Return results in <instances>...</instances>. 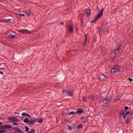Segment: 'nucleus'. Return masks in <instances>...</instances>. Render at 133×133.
<instances>
[{
	"instance_id": "nucleus-53",
	"label": "nucleus",
	"mask_w": 133,
	"mask_h": 133,
	"mask_svg": "<svg viewBox=\"0 0 133 133\" xmlns=\"http://www.w3.org/2000/svg\"><path fill=\"white\" fill-rule=\"evenodd\" d=\"M3 119L2 116L0 117V119Z\"/></svg>"
},
{
	"instance_id": "nucleus-11",
	"label": "nucleus",
	"mask_w": 133,
	"mask_h": 133,
	"mask_svg": "<svg viewBox=\"0 0 133 133\" xmlns=\"http://www.w3.org/2000/svg\"><path fill=\"white\" fill-rule=\"evenodd\" d=\"M16 37L15 35H12L11 34H10L8 35L7 37V38L8 39L13 38Z\"/></svg>"
},
{
	"instance_id": "nucleus-37",
	"label": "nucleus",
	"mask_w": 133,
	"mask_h": 133,
	"mask_svg": "<svg viewBox=\"0 0 133 133\" xmlns=\"http://www.w3.org/2000/svg\"><path fill=\"white\" fill-rule=\"evenodd\" d=\"M87 35H88L87 34H85V41H87Z\"/></svg>"
},
{
	"instance_id": "nucleus-51",
	"label": "nucleus",
	"mask_w": 133,
	"mask_h": 133,
	"mask_svg": "<svg viewBox=\"0 0 133 133\" xmlns=\"http://www.w3.org/2000/svg\"><path fill=\"white\" fill-rule=\"evenodd\" d=\"M109 30L108 29H107L106 30V31L107 32H109Z\"/></svg>"
},
{
	"instance_id": "nucleus-46",
	"label": "nucleus",
	"mask_w": 133,
	"mask_h": 133,
	"mask_svg": "<svg viewBox=\"0 0 133 133\" xmlns=\"http://www.w3.org/2000/svg\"><path fill=\"white\" fill-rule=\"evenodd\" d=\"M105 24V23H102L101 25V26H103Z\"/></svg>"
},
{
	"instance_id": "nucleus-21",
	"label": "nucleus",
	"mask_w": 133,
	"mask_h": 133,
	"mask_svg": "<svg viewBox=\"0 0 133 133\" xmlns=\"http://www.w3.org/2000/svg\"><path fill=\"white\" fill-rule=\"evenodd\" d=\"M17 133H23V131L20 130L18 128H17Z\"/></svg>"
},
{
	"instance_id": "nucleus-62",
	"label": "nucleus",
	"mask_w": 133,
	"mask_h": 133,
	"mask_svg": "<svg viewBox=\"0 0 133 133\" xmlns=\"http://www.w3.org/2000/svg\"><path fill=\"white\" fill-rule=\"evenodd\" d=\"M16 132H17V131L16 132H14V133H16Z\"/></svg>"
},
{
	"instance_id": "nucleus-18",
	"label": "nucleus",
	"mask_w": 133,
	"mask_h": 133,
	"mask_svg": "<svg viewBox=\"0 0 133 133\" xmlns=\"http://www.w3.org/2000/svg\"><path fill=\"white\" fill-rule=\"evenodd\" d=\"M83 112V110H78L77 112H76V113H77L78 114H81L82 112Z\"/></svg>"
},
{
	"instance_id": "nucleus-23",
	"label": "nucleus",
	"mask_w": 133,
	"mask_h": 133,
	"mask_svg": "<svg viewBox=\"0 0 133 133\" xmlns=\"http://www.w3.org/2000/svg\"><path fill=\"white\" fill-rule=\"evenodd\" d=\"M25 13L27 15L31 16V14H32V13L30 12V11H27L25 12Z\"/></svg>"
},
{
	"instance_id": "nucleus-40",
	"label": "nucleus",
	"mask_w": 133,
	"mask_h": 133,
	"mask_svg": "<svg viewBox=\"0 0 133 133\" xmlns=\"http://www.w3.org/2000/svg\"><path fill=\"white\" fill-rule=\"evenodd\" d=\"M128 80L130 81H132L133 80V79L130 77H129L128 79Z\"/></svg>"
},
{
	"instance_id": "nucleus-64",
	"label": "nucleus",
	"mask_w": 133,
	"mask_h": 133,
	"mask_svg": "<svg viewBox=\"0 0 133 133\" xmlns=\"http://www.w3.org/2000/svg\"><path fill=\"white\" fill-rule=\"evenodd\" d=\"M18 121V120L17 119V122Z\"/></svg>"
},
{
	"instance_id": "nucleus-61",
	"label": "nucleus",
	"mask_w": 133,
	"mask_h": 133,
	"mask_svg": "<svg viewBox=\"0 0 133 133\" xmlns=\"http://www.w3.org/2000/svg\"><path fill=\"white\" fill-rule=\"evenodd\" d=\"M1 129H0V133H2V132H1Z\"/></svg>"
},
{
	"instance_id": "nucleus-54",
	"label": "nucleus",
	"mask_w": 133,
	"mask_h": 133,
	"mask_svg": "<svg viewBox=\"0 0 133 133\" xmlns=\"http://www.w3.org/2000/svg\"><path fill=\"white\" fill-rule=\"evenodd\" d=\"M122 44H120V45L119 46L121 48L122 47Z\"/></svg>"
},
{
	"instance_id": "nucleus-9",
	"label": "nucleus",
	"mask_w": 133,
	"mask_h": 133,
	"mask_svg": "<svg viewBox=\"0 0 133 133\" xmlns=\"http://www.w3.org/2000/svg\"><path fill=\"white\" fill-rule=\"evenodd\" d=\"M109 102V101H108L107 99V100L106 99H105L103 102V105L104 107L107 106Z\"/></svg>"
},
{
	"instance_id": "nucleus-38",
	"label": "nucleus",
	"mask_w": 133,
	"mask_h": 133,
	"mask_svg": "<svg viewBox=\"0 0 133 133\" xmlns=\"http://www.w3.org/2000/svg\"><path fill=\"white\" fill-rule=\"evenodd\" d=\"M117 51H115L114 50L112 52V54L114 53V54L115 55L117 53Z\"/></svg>"
},
{
	"instance_id": "nucleus-47",
	"label": "nucleus",
	"mask_w": 133,
	"mask_h": 133,
	"mask_svg": "<svg viewBox=\"0 0 133 133\" xmlns=\"http://www.w3.org/2000/svg\"><path fill=\"white\" fill-rule=\"evenodd\" d=\"M0 74H2V75H3V74H4L3 72L2 71H0Z\"/></svg>"
},
{
	"instance_id": "nucleus-30",
	"label": "nucleus",
	"mask_w": 133,
	"mask_h": 133,
	"mask_svg": "<svg viewBox=\"0 0 133 133\" xmlns=\"http://www.w3.org/2000/svg\"><path fill=\"white\" fill-rule=\"evenodd\" d=\"M114 67H115V68H116L117 69L118 68V69L120 70V67L119 65H116Z\"/></svg>"
},
{
	"instance_id": "nucleus-42",
	"label": "nucleus",
	"mask_w": 133,
	"mask_h": 133,
	"mask_svg": "<svg viewBox=\"0 0 133 133\" xmlns=\"http://www.w3.org/2000/svg\"><path fill=\"white\" fill-rule=\"evenodd\" d=\"M99 95H98L97 96H96V98L98 99H99L100 98V96H99Z\"/></svg>"
},
{
	"instance_id": "nucleus-19",
	"label": "nucleus",
	"mask_w": 133,
	"mask_h": 133,
	"mask_svg": "<svg viewBox=\"0 0 133 133\" xmlns=\"http://www.w3.org/2000/svg\"><path fill=\"white\" fill-rule=\"evenodd\" d=\"M31 131H28L27 133H35V130L34 129H31Z\"/></svg>"
},
{
	"instance_id": "nucleus-45",
	"label": "nucleus",
	"mask_w": 133,
	"mask_h": 133,
	"mask_svg": "<svg viewBox=\"0 0 133 133\" xmlns=\"http://www.w3.org/2000/svg\"><path fill=\"white\" fill-rule=\"evenodd\" d=\"M4 19L5 20L7 21H10V20H11V19Z\"/></svg>"
},
{
	"instance_id": "nucleus-3",
	"label": "nucleus",
	"mask_w": 133,
	"mask_h": 133,
	"mask_svg": "<svg viewBox=\"0 0 133 133\" xmlns=\"http://www.w3.org/2000/svg\"><path fill=\"white\" fill-rule=\"evenodd\" d=\"M11 125L8 124H5L0 127V129H3L5 130L6 129H11Z\"/></svg>"
},
{
	"instance_id": "nucleus-5",
	"label": "nucleus",
	"mask_w": 133,
	"mask_h": 133,
	"mask_svg": "<svg viewBox=\"0 0 133 133\" xmlns=\"http://www.w3.org/2000/svg\"><path fill=\"white\" fill-rule=\"evenodd\" d=\"M7 119L9 120V121L11 122H16L17 121V118H15L14 117H8L7 118Z\"/></svg>"
},
{
	"instance_id": "nucleus-41",
	"label": "nucleus",
	"mask_w": 133,
	"mask_h": 133,
	"mask_svg": "<svg viewBox=\"0 0 133 133\" xmlns=\"http://www.w3.org/2000/svg\"><path fill=\"white\" fill-rule=\"evenodd\" d=\"M130 113V112L129 111H128L126 112L125 114L127 116L128 114H129Z\"/></svg>"
},
{
	"instance_id": "nucleus-10",
	"label": "nucleus",
	"mask_w": 133,
	"mask_h": 133,
	"mask_svg": "<svg viewBox=\"0 0 133 133\" xmlns=\"http://www.w3.org/2000/svg\"><path fill=\"white\" fill-rule=\"evenodd\" d=\"M119 114L121 115H122L123 117V118L125 119L127 115L125 114L123 110L121 111V112L119 113Z\"/></svg>"
},
{
	"instance_id": "nucleus-58",
	"label": "nucleus",
	"mask_w": 133,
	"mask_h": 133,
	"mask_svg": "<svg viewBox=\"0 0 133 133\" xmlns=\"http://www.w3.org/2000/svg\"><path fill=\"white\" fill-rule=\"evenodd\" d=\"M57 59H58V60H59V58L58 57H57Z\"/></svg>"
},
{
	"instance_id": "nucleus-13",
	"label": "nucleus",
	"mask_w": 133,
	"mask_h": 133,
	"mask_svg": "<svg viewBox=\"0 0 133 133\" xmlns=\"http://www.w3.org/2000/svg\"><path fill=\"white\" fill-rule=\"evenodd\" d=\"M85 13L87 14V16L89 15L91 13V11L90 10L88 9L87 10L85 11Z\"/></svg>"
},
{
	"instance_id": "nucleus-7",
	"label": "nucleus",
	"mask_w": 133,
	"mask_h": 133,
	"mask_svg": "<svg viewBox=\"0 0 133 133\" xmlns=\"http://www.w3.org/2000/svg\"><path fill=\"white\" fill-rule=\"evenodd\" d=\"M99 78L100 80L103 81L106 79L107 77L103 75H100L99 76Z\"/></svg>"
},
{
	"instance_id": "nucleus-56",
	"label": "nucleus",
	"mask_w": 133,
	"mask_h": 133,
	"mask_svg": "<svg viewBox=\"0 0 133 133\" xmlns=\"http://www.w3.org/2000/svg\"><path fill=\"white\" fill-rule=\"evenodd\" d=\"M86 41H85V42H84V45H85V43H86Z\"/></svg>"
},
{
	"instance_id": "nucleus-34",
	"label": "nucleus",
	"mask_w": 133,
	"mask_h": 133,
	"mask_svg": "<svg viewBox=\"0 0 133 133\" xmlns=\"http://www.w3.org/2000/svg\"><path fill=\"white\" fill-rule=\"evenodd\" d=\"M86 98L84 96H83V97L82 100L83 101L86 102Z\"/></svg>"
},
{
	"instance_id": "nucleus-63",
	"label": "nucleus",
	"mask_w": 133,
	"mask_h": 133,
	"mask_svg": "<svg viewBox=\"0 0 133 133\" xmlns=\"http://www.w3.org/2000/svg\"><path fill=\"white\" fill-rule=\"evenodd\" d=\"M17 114H19V113H17Z\"/></svg>"
},
{
	"instance_id": "nucleus-35",
	"label": "nucleus",
	"mask_w": 133,
	"mask_h": 133,
	"mask_svg": "<svg viewBox=\"0 0 133 133\" xmlns=\"http://www.w3.org/2000/svg\"><path fill=\"white\" fill-rule=\"evenodd\" d=\"M71 127L72 128V129H74L75 128V125L74 124H71Z\"/></svg>"
},
{
	"instance_id": "nucleus-8",
	"label": "nucleus",
	"mask_w": 133,
	"mask_h": 133,
	"mask_svg": "<svg viewBox=\"0 0 133 133\" xmlns=\"http://www.w3.org/2000/svg\"><path fill=\"white\" fill-rule=\"evenodd\" d=\"M81 119L82 120V122L85 123L88 120V118L87 117L83 116L81 118Z\"/></svg>"
},
{
	"instance_id": "nucleus-44",
	"label": "nucleus",
	"mask_w": 133,
	"mask_h": 133,
	"mask_svg": "<svg viewBox=\"0 0 133 133\" xmlns=\"http://www.w3.org/2000/svg\"><path fill=\"white\" fill-rule=\"evenodd\" d=\"M18 15L20 16H25V15H24V14H18Z\"/></svg>"
},
{
	"instance_id": "nucleus-24",
	"label": "nucleus",
	"mask_w": 133,
	"mask_h": 133,
	"mask_svg": "<svg viewBox=\"0 0 133 133\" xmlns=\"http://www.w3.org/2000/svg\"><path fill=\"white\" fill-rule=\"evenodd\" d=\"M89 99L91 100H93L94 99V97L93 95H91Z\"/></svg>"
},
{
	"instance_id": "nucleus-32",
	"label": "nucleus",
	"mask_w": 133,
	"mask_h": 133,
	"mask_svg": "<svg viewBox=\"0 0 133 133\" xmlns=\"http://www.w3.org/2000/svg\"><path fill=\"white\" fill-rule=\"evenodd\" d=\"M75 112H74L73 111H72L71 112H70L69 113V114L70 115H73L75 114Z\"/></svg>"
},
{
	"instance_id": "nucleus-57",
	"label": "nucleus",
	"mask_w": 133,
	"mask_h": 133,
	"mask_svg": "<svg viewBox=\"0 0 133 133\" xmlns=\"http://www.w3.org/2000/svg\"><path fill=\"white\" fill-rule=\"evenodd\" d=\"M2 124H3V123L2 122H0V125H1Z\"/></svg>"
},
{
	"instance_id": "nucleus-14",
	"label": "nucleus",
	"mask_w": 133,
	"mask_h": 133,
	"mask_svg": "<svg viewBox=\"0 0 133 133\" xmlns=\"http://www.w3.org/2000/svg\"><path fill=\"white\" fill-rule=\"evenodd\" d=\"M36 120H37V122L40 123H41L43 121V118H41L36 119Z\"/></svg>"
},
{
	"instance_id": "nucleus-2",
	"label": "nucleus",
	"mask_w": 133,
	"mask_h": 133,
	"mask_svg": "<svg viewBox=\"0 0 133 133\" xmlns=\"http://www.w3.org/2000/svg\"><path fill=\"white\" fill-rule=\"evenodd\" d=\"M23 122L25 123H28V124L31 125H34V123L36 121L34 120H29V119L26 117L23 120Z\"/></svg>"
},
{
	"instance_id": "nucleus-36",
	"label": "nucleus",
	"mask_w": 133,
	"mask_h": 133,
	"mask_svg": "<svg viewBox=\"0 0 133 133\" xmlns=\"http://www.w3.org/2000/svg\"><path fill=\"white\" fill-rule=\"evenodd\" d=\"M129 109V107L127 106H126L125 107V112Z\"/></svg>"
},
{
	"instance_id": "nucleus-17",
	"label": "nucleus",
	"mask_w": 133,
	"mask_h": 133,
	"mask_svg": "<svg viewBox=\"0 0 133 133\" xmlns=\"http://www.w3.org/2000/svg\"><path fill=\"white\" fill-rule=\"evenodd\" d=\"M66 92L68 94V95L69 96H73L72 92H68L66 91Z\"/></svg>"
},
{
	"instance_id": "nucleus-39",
	"label": "nucleus",
	"mask_w": 133,
	"mask_h": 133,
	"mask_svg": "<svg viewBox=\"0 0 133 133\" xmlns=\"http://www.w3.org/2000/svg\"><path fill=\"white\" fill-rule=\"evenodd\" d=\"M129 117L127 118V121L126 122V123H128L129 122Z\"/></svg>"
},
{
	"instance_id": "nucleus-43",
	"label": "nucleus",
	"mask_w": 133,
	"mask_h": 133,
	"mask_svg": "<svg viewBox=\"0 0 133 133\" xmlns=\"http://www.w3.org/2000/svg\"><path fill=\"white\" fill-rule=\"evenodd\" d=\"M59 24L60 25H64V24L63 23V22L62 21L61 23H60Z\"/></svg>"
},
{
	"instance_id": "nucleus-50",
	"label": "nucleus",
	"mask_w": 133,
	"mask_h": 133,
	"mask_svg": "<svg viewBox=\"0 0 133 133\" xmlns=\"http://www.w3.org/2000/svg\"><path fill=\"white\" fill-rule=\"evenodd\" d=\"M114 50L115 51H117L119 50L117 48V49H115V50Z\"/></svg>"
},
{
	"instance_id": "nucleus-27",
	"label": "nucleus",
	"mask_w": 133,
	"mask_h": 133,
	"mask_svg": "<svg viewBox=\"0 0 133 133\" xmlns=\"http://www.w3.org/2000/svg\"><path fill=\"white\" fill-rule=\"evenodd\" d=\"M97 28L98 29L99 33H100V32H101L103 30V28H102L98 27Z\"/></svg>"
},
{
	"instance_id": "nucleus-52",
	"label": "nucleus",
	"mask_w": 133,
	"mask_h": 133,
	"mask_svg": "<svg viewBox=\"0 0 133 133\" xmlns=\"http://www.w3.org/2000/svg\"><path fill=\"white\" fill-rule=\"evenodd\" d=\"M117 49H118L119 50V49H121V48L119 46H118V48Z\"/></svg>"
},
{
	"instance_id": "nucleus-28",
	"label": "nucleus",
	"mask_w": 133,
	"mask_h": 133,
	"mask_svg": "<svg viewBox=\"0 0 133 133\" xmlns=\"http://www.w3.org/2000/svg\"><path fill=\"white\" fill-rule=\"evenodd\" d=\"M1 130L2 133H4L6 131V130H5L3 129H1Z\"/></svg>"
},
{
	"instance_id": "nucleus-22",
	"label": "nucleus",
	"mask_w": 133,
	"mask_h": 133,
	"mask_svg": "<svg viewBox=\"0 0 133 133\" xmlns=\"http://www.w3.org/2000/svg\"><path fill=\"white\" fill-rule=\"evenodd\" d=\"M25 132H28L29 131H28L29 130V128L27 126H25Z\"/></svg>"
},
{
	"instance_id": "nucleus-60",
	"label": "nucleus",
	"mask_w": 133,
	"mask_h": 133,
	"mask_svg": "<svg viewBox=\"0 0 133 133\" xmlns=\"http://www.w3.org/2000/svg\"><path fill=\"white\" fill-rule=\"evenodd\" d=\"M15 114H17V112H15L14 113Z\"/></svg>"
},
{
	"instance_id": "nucleus-4",
	"label": "nucleus",
	"mask_w": 133,
	"mask_h": 133,
	"mask_svg": "<svg viewBox=\"0 0 133 133\" xmlns=\"http://www.w3.org/2000/svg\"><path fill=\"white\" fill-rule=\"evenodd\" d=\"M120 71V69L116 68L115 67H113L111 69V73H114L116 72H118Z\"/></svg>"
},
{
	"instance_id": "nucleus-29",
	"label": "nucleus",
	"mask_w": 133,
	"mask_h": 133,
	"mask_svg": "<svg viewBox=\"0 0 133 133\" xmlns=\"http://www.w3.org/2000/svg\"><path fill=\"white\" fill-rule=\"evenodd\" d=\"M67 120L65 119L64 120V121H62V124H65L67 122Z\"/></svg>"
},
{
	"instance_id": "nucleus-15",
	"label": "nucleus",
	"mask_w": 133,
	"mask_h": 133,
	"mask_svg": "<svg viewBox=\"0 0 133 133\" xmlns=\"http://www.w3.org/2000/svg\"><path fill=\"white\" fill-rule=\"evenodd\" d=\"M69 29L70 32L71 33L73 31V28L72 26L70 25H69Z\"/></svg>"
},
{
	"instance_id": "nucleus-55",
	"label": "nucleus",
	"mask_w": 133,
	"mask_h": 133,
	"mask_svg": "<svg viewBox=\"0 0 133 133\" xmlns=\"http://www.w3.org/2000/svg\"><path fill=\"white\" fill-rule=\"evenodd\" d=\"M30 117H29V118H30V119H31L32 118V116H31L30 115Z\"/></svg>"
},
{
	"instance_id": "nucleus-31",
	"label": "nucleus",
	"mask_w": 133,
	"mask_h": 133,
	"mask_svg": "<svg viewBox=\"0 0 133 133\" xmlns=\"http://www.w3.org/2000/svg\"><path fill=\"white\" fill-rule=\"evenodd\" d=\"M120 96L119 95H118L117 97L116 98V101H118L119 100V99H120Z\"/></svg>"
},
{
	"instance_id": "nucleus-20",
	"label": "nucleus",
	"mask_w": 133,
	"mask_h": 133,
	"mask_svg": "<svg viewBox=\"0 0 133 133\" xmlns=\"http://www.w3.org/2000/svg\"><path fill=\"white\" fill-rule=\"evenodd\" d=\"M83 125L82 124H78L77 127V128L79 129L80 128L82 129L83 128Z\"/></svg>"
},
{
	"instance_id": "nucleus-26",
	"label": "nucleus",
	"mask_w": 133,
	"mask_h": 133,
	"mask_svg": "<svg viewBox=\"0 0 133 133\" xmlns=\"http://www.w3.org/2000/svg\"><path fill=\"white\" fill-rule=\"evenodd\" d=\"M65 42V41L64 40L62 39V40L61 41V45H63L64 44Z\"/></svg>"
},
{
	"instance_id": "nucleus-12",
	"label": "nucleus",
	"mask_w": 133,
	"mask_h": 133,
	"mask_svg": "<svg viewBox=\"0 0 133 133\" xmlns=\"http://www.w3.org/2000/svg\"><path fill=\"white\" fill-rule=\"evenodd\" d=\"M111 98L112 96H111V95H108V96L106 97L105 99H106L107 100V99L108 101H110Z\"/></svg>"
},
{
	"instance_id": "nucleus-25",
	"label": "nucleus",
	"mask_w": 133,
	"mask_h": 133,
	"mask_svg": "<svg viewBox=\"0 0 133 133\" xmlns=\"http://www.w3.org/2000/svg\"><path fill=\"white\" fill-rule=\"evenodd\" d=\"M67 126L68 127V128H67V129L68 130H71L72 129V128L71 126H70L69 125H68Z\"/></svg>"
},
{
	"instance_id": "nucleus-48",
	"label": "nucleus",
	"mask_w": 133,
	"mask_h": 133,
	"mask_svg": "<svg viewBox=\"0 0 133 133\" xmlns=\"http://www.w3.org/2000/svg\"><path fill=\"white\" fill-rule=\"evenodd\" d=\"M12 129H14L15 130L17 131V128L16 127H13Z\"/></svg>"
},
{
	"instance_id": "nucleus-16",
	"label": "nucleus",
	"mask_w": 133,
	"mask_h": 133,
	"mask_svg": "<svg viewBox=\"0 0 133 133\" xmlns=\"http://www.w3.org/2000/svg\"><path fill=\"white\" fill-rule=\"evenodd\" d=\"M22 116H27L28 117H30V115H29V114H28V113H25V112L23 113L22 114Z\"/></svg>"
},
{
	"instance_id": "nucleus-49",
	"label": "nucleus",
	"mask_w": 133,
	"mask_h": 133,
	"mask_svg": "<svg viewBox=\"0 0 133 133\" xmlns=\"http://www.w3.org/2000/svg\"><path fill=\"white\" fill-rule=\"evenodd\" d=\"M13 124L14 125H17V123H16V122L13 123Z\"/></svg>"
},
{
	"instance_id": "nucleus-33",
	"label": "nucleus",
	"mask_w": 133,
	"mask_h": 133,
	"mask_svg": "<svg viewBox=\"0 0 133 133\" xmlns=\"http://www.w3.org/2000/svg\"><path fill=\"white\" fill-rule=\"evenodd\" d=\"M130 115H128V116H130L132 117V118H133V112H130Z\"/></svg>"
},
{
	"instance_id": "nucleus-6",
	"label": "nucleus",
	"mask_w": 133,
	"mask_h": 133,
	"mask_svg": "<svg viewBox=\"0 0 133 133\" xmlns=\"http://www.w3.org/2000/svg\"><path fill=\"white\" fill-rule=\"evenodd\" d=\"M17 31L22 34H24V33H30V32L29 31L26 29H23L21 30H17Z\"/></svg>"
},
{
	"instance_id": "nucleus-1",
	"label": "nucleus",
	"mask_w": 133,
	"mask_h": 133,
	"mask_svg": "<svg viewBox=\"0 0 133 133\" xmlns=\"http://www.w3.org/2000/svg\"><path fill=\"white\" fill-rule=\"evenodd\" d=\"M104 10V9H102L100 12H99L98 13L97 15L94 18V19L91 21V23H95L98 18H100L101 16L103 15V12Z\"/></svg>"
},
{
	"instance_id": "nucleus-59",
	"label": "nucleus",
	"mask_w": 133,
	"mask_h": 133,
	"mask_svg": "<svg viewBox=\"0 0 133 133\" xmlns=\"http://www.w3.org/2000/svg\"><path fill=\"white\" fill-rule=\"evenodd\" d=\"M54 87H57V86H56V85H54Z\"/></svg>"
}]
</instances>
